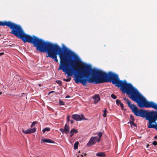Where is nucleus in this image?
<instances>
[{"label":"nucleus","instance_id":"2f4dec72","mask_svg":"<svg viewBox=\"0 0 157 157\" xmlns=\"http://www.w3.org/2000/svg\"><path fill=\"white\" fill-rule=\"evenodd\" d=\"M70 97L69 96V95H67V96L65 97V98H70Z\"/></svg>","mask_w":157,"mask_h":157},{"label":"nucleus","instance_id":"f704fd0d","mask_svg":"<svg viewBox=\"0 0 157 157\" xmlns=\"http://www.w3.org/2000/svg\"><path fill=\"white\" fill-rule=\"evenodd\" d=\"M149 146V145L147 144V147H148V146Z\"/></svg>","mask_w":157,"mask_h":157},{"label":"nucleus","instance_id":"f03ea898","mask_svg":"<svg viewBox=\"0 0 157 157\" xmlns=\"http://www.w3.org/2000/svg\"><path fill=\"white\" fill-rule=\"evenodd\" d=\"M96 73L100 78L98 82H97L98 83L105 82H112L117 87H120L122 92L127 94L131 99L136 102L140 107H151L157 110V104L152 101H147L132 84L127 83L125 80L123 81L120 80L118 75L111 72L107 73L99 71H97Z\"/></svg>","mask_w":157,"mask_h":157},{"label":"nucleus","instance_id":"4be33fe9","mask_svg":"<svg viewBox=\"0 0 157 157\" xmlns=\"http://www.w3.org/2000/svg\"><path fill=\"white\" fill-rule=\"evenodd\" d=\"M56 82L59 86H61V85H62V81H60V80H57V81H56Z\"/></svg>","mask_w":157,"mask_h":157},{"label":"nucleus","instance_id":"aec40b11","mask_svg":"<svg viewBox=\"0 0 157 157\" xmlns=\"http://www.w3.org/2000/svg\"><path fill=\"white\" fill-rule=\"evenodd\" d=\"M153 123H155V124H153V128H155L156 130H157V123L156 122H154Z\"/></svg>","mask_w":157,"mask_h":157},{"label":"nucleus","instance_id":"c9c22d12","mask_svg":"<svg viewBox=\"0 0 157 157\" xmlns=\"http://www.w3.org/2000/svg\"><path fill=\"white\" fill-rule=\"evenodd\" d=\"M2 94V92H0V95H1Z\"/></svg>","mask_w":157,"mask_h":157},{"label":"nucleus","instance_id":"393cba45","mask_svg":"<svg viewBox=\"0 0 157 157\" xmlns=\"http://www.w3.org/2000/svg\"><path fill=\"white\" fill-rule=\"evenodd\" d=\"M152 144L154 146L157 145V142L156 141H154L152 142Z\"/></svg>","mask_w":157,"mask_h":157},{"label":"nucleus","instance_id":"2eb2a0df","mask_svg":"<svg viewBox=\"0 0 157 157\" xmlns=\"http://www.w3.org/2000/svg\"><path fill=\"white\" fill-rule=\"evenodd\" d=\"M50 130V129L49 127H46L42 130L43 133H44L46 131H49Z\"/></svg>","mask_w":157,"mask_h":157},{"label":"nucleus","instance_id":"cd10ccee","mask_svg":"<svg viewBox=\"0 0 157 157\" xmlns=\"http://www.w3.org/2000/svg\"><path fill=\"white\" fill-rule=\"evenodd\" d=\"M4 52H1V53H0V56L3 55H4Z\"/></svg>","mask_w":157,"mask_h":157},{"label":"nucleus","instance_id":"72a5a7b5","mask_svg":"<svg viewBox=\"0 0 157 157\" xmlns=\"http://www.w3.org/2000/svg\"><path fill=\"white\" fill-rule=\"evenodd\" d=\"M54 91H52L51 92H50L49 93H52V92H53Z\"/></svg>","mask_w":157,"mask_h":157},{"label":"nucleus","instance_id":"c85d7f7f","mask_svg":"<svg viewBox=\"0 0 157 157\" xmlns=\"http://www.w3.org/2000/svg\"><path fill=\"white\" fill-rule=\"evenodd\" d=\"M71 121V124H73V123H74V121H73V120H71V121Z\"/></svg>","mask_w":157,"mask_h":157},{"label":"nucleus","instance_id":"5701e85b","mask_svg":"<svg viewBox=\"0 0 157 157\" xmlns=\"http://www.w3.org/2000/svg\"><path fill=\"white\" fill-rule=\"evenodd\" d=\"M111 97L113 99H116L117 98L116 95L113 94H111Z\"/></svg>","mask_w":157,"mask_h":157},{"label":"nucleus","instance_id":"bb28decb","mask_svg":"<svg viewBox=\"0 0 157 157\" xmlns=\"http://www.w3.org/2000/svg\"><path fill=\"white\" fill-rule=\"evenodd\" d=\"M130 119H131L132 120V121H134V120L133 117L132 115H130Z\"/></svg>","mask_w":157,"mask_h":157},{"label":"nucleus","instance_id":"a211bd4d","mask_svg":"<svg viewBox=\"0 0 157 157\" xmlns=\"http://www.w3.org/2000/svg\"><path fill=\"white\" fill-rule=\"evenodd\" d=\"M107 110L106 109H105L103 111V117H105L106 116V113Z\"/></svg>","mask_w":157,"mask_h":157},{"label":"nucleus","instance_id":"c756f323","mask_svg":"<svg viewBox=\"0 0 157 157\" xmlns=\"http://www.w3.org/2000/svg\"><path fill=\"white\" fill-rule=\"evenodd\" d=\"M71 134V135H70V136L71 137H72V136L73 135H74V133H70Z\"/></svg>","mask_w":157,"mask_h":157},{"label":"nucleus","instance_id":"ddd939ff","mask_svg":"<svg viewBox=\"0 0 157 157\" xmlns=\"http://www.w3.org/2000/svg\"><path fill=\"white\" fill-rule=\"evenodd\" d=\"M102 134L101 132H100L98 133V136L99 137V138L98 139V140L97 141V142H99L100 141V138L102 136Z\"/></svg>","mask_w":157,"mask_h":157},{"label":"nucleus","instance_id":"423d86ee","mask_svg":"<svg viewBox=\"0 0 157 157\" xmlns=\"http://www.w3.org/2000/svg\"><path fill=\"white\" fill-rule=\"evenodd\" d=\"M98 140V137L94 136L92 137L90 139L89 141L87 144V146L88 147H90L91 146L94 144Z\"/></svg>","mask_w":157,"mask_h":157},{"label":"nucleus","instance_id":"4468645a","mask_svg":"<svg viewBox=\"0 0 157 157\" xmlns=\"http://www.w3.org/2000/svg\"><path fill=\"white\" fill-rule=\"evenodd\" d=\"M78 132V131L77 130L74 129V128H72L70 131V133H77Z\"/></svg>","mask_w":157,"mask_h":157},{"label":"nucleus","instance_id":"dca6fc26","mask_svg":"<svg viewBox=\"0 0 157 157\" xmlns=\"http://www.w3.org/2000/svg\"><path fill=\"white\" fill-rule=\"evenodd\" d=\"M79 144L78 142L77 141L74 144V149H76L78 148V146Z\"/></svg>","mask_w":157,"mask_h":157},{"label":"nucleus","instance_id":"f257e3e1","mask_svg":"<svg viewBox=\"0 0 157 157\" xmlns=\"http://www.w3.org/2000/svg\"><path fill=\"white\" fill-rule=\"evenodd\" d=\"M11 29L10 33L20 38L25 43L28 42L33 44L36 47V50L43 52H47L46 57H50L58 62L57 55L60 59V64L58 70H61L67 75V76L74 75V80L77 84L82 83L84 86L86 85V82L98 84L99 76L96 73L97 71L100 70H92L90 66L84 65L81 67L78 65L81 60L78 56L70 49L65 48L63 53V49L58 44L45 41L38 37L26 34L21 26L14 23Z\"/></svg>","mask_w":157,"mask_h":157},{"label":"nucleus","instance_id":"39448f33","mask_svg":"<svg viewBox=\"0 0 157 157\" xmlns=\"http://www.w3.org/2000/svg\"><path fill=\"white\" fill-rule=\"evenodd\" d=\"M14 23L11 21H0V26H6L11 29Z\"/></svg>","mask_w":157,"mask_h":157},{"label":"nucleus","instance_id":"f3484780","mask_svg":"<svg viewBox=\"0 0 157 157\" xmlns=\"http://www.w3.org/2000/svg\"><path fill=\"white\" fill-rule=\"evenodd\" d=\"M134 121H130L129 123L130 124L131 126H134L136 127V124L134 122Z\"/></svg>","mask_w":157,"mask_h":157},{"label":"nucleus","instance_id":"473e14b6","mask_svg":"<svg viewBox=\"0 0 157 157\" xmlns=\"http://www.w3.org/2000/svg\"><path fill=\"white\" fill-rule=\"evenodd\" d=\"M38 85H39V86H41V84H39Z\"/></svg>","mask_w":157,"mask_h":157},{"label":"nucleus","instance_id":"b1692460","mask_svg":"<svg viewBox=\"0 0 157 157\" xmlns=\"http://www.w3.org/2000/svg\"><path fill=\"white\" fill-rule=\"evenodd\" d=\"M70 116L69 115H68L67 116V123H68L70 121Z\"/></svg>","mask_w":157,"mask_h":157},{"label":"nucleus","instance_id":"a878e982","mask_svg":"<svg viewBox=\"0 0 157 157\" xmlns=\"http://www.w3.org/2000/svg\"><path fill=\"white\" fill-rule=\"evenodd\" d=\"M37 123V122H36V121H35V122H33L32 124V125H31V128L33 127V126L35 124H36Z\"/></svg>","mask_w":157,"mask_h":157},{"label":"nucleus","instance_id":"f8f14e48","mask_svg":"<svg viewBox=\"0 0 157 157\" xmlns=\"http://www.w3.org/2000/svg\"><path fill=\"white\" fill-rule=\"evenodd\" d=\"M116 104L118 105H120L122 109L124 108V105L121 102L120 100L119 99H117L116 100Z\"/></svg>","mask_w":157,"mask_h":157},{"label":"nucleus","instance_id":"1a4fd4ad","mask_svg":"<svg viewBox=\"0 0 157 157\" xmlns=\"http://www.w3.org/2000/svg\"><path fill=\"white\" fill-rule=\"evenodd\" d=\"M93 99L94 100V102L95 104H96L100 100V98L98 95H94L93 97Z\"/></svg>","mask_w":157,"mask_h":157},{"label":"nucleus","instance_id":"7ed1b4c3","mask_svg":"<svg viewBox=\"0 0 157 157\" xmlns=\"http://www.w3.org/2000/svg\"><path fill=\"white\" fill-rule=\"evenodd\" d=\"M127 103L133 113L136 116L140 117H145L146 119L148 121V128H152V123L155 122L157 120V112L152 111L148 112L147 110L142 109H138L136 106L132 104L131 101L126 98L123 99Z\"/></svg>","mask_w":157,"mask_h":157},{"label":"nucleus","instance_id":"4c0bfd02","mask_svg":"<svg viewBox=\"0 0 157 157\" xmlns=\"http://www.w3.org/2000/svg\"><path fill=\"white\" fill-rule=\"evenodd\" d=\"M86 155V154H85V155Z\"/></svg>","mask_w":157,"mask_h":157},{"label":"nucleus","instance_id":"e433bc0d","mask_svg":"<svg viewBox=\"0 0 157 157\" xmlns=\"http://www.w3.org/2000/svg\"><path fill=\"white\" fill-rule=\"evenodd\" d=\"M34 157H39V156H35Z\"/></svg>","mask_w":157,"mask_h":157},{"label":"nucleus","instance_id":"6ab92c4d","mask_svg":"<svg viewBox=\"0 0 157 157\" xmlns=\"http://www.w3.org/2000/svg\"><path fill=\"white\" fill-rule=\"evenodd\" d=\"M59 104L60 105H63L65 104H64V102L63 101H62L61 100L59 99Z\"/></svg>","mask_w":157,"mask_h":157},{"label":"nucleus","instance_id":"9b49d317","mask_svg":"<svg viewBox=\"0 0 157 157\" xmlns=\"http://www.w3.org/2000/svg\"><path fill=\"white\" fill-rule=\"evenodd\" d=\"M97 156L101 157H105V155L104 152H99L96 154Z\"/></svg>","mask_w":157,"mask_h":157},{"label":"nucleus","instance_id":"20e7f679","mask_svg":"<svg viewBox=\"0 0 157 157\" xmlns=\"http://www.w3.org/2000/svg\"><path fill=\"white\" fill-rule=\"evenodd\" d=\"M72 119L76 121H80L83 120H87L83 114H81V116L77 114H74L71 116Z\"/></svg>","mask_w":157,"mask_h":157},{"label":"nucleus","instance_id":"0eeeda50","mask_svg":"<svg viewBox=\"0 0 157 157\" xmlns=\"http://www.w3.org/2000/svg\"><path fill=\"white\" fill-rule=\"evenodd\" d=\"M59 130L63 133H64L67 134L69 132V126L67 124H66L64 127V128H61L59 129Z\"/></svg>","mask_w":157,"mask_h":157},{"label":"nucleus","instance_id":"6e6552de","mask_svg":"<svg viewBox=\"0 0 157 157\" xmlns=\"http://www.w3.org/2000/svg\"><path fill=\"white\" fill-rule=\"evenodd\" d=\"M36 131V128H29L25 131L22 128V132L25 134H27L35 132Z\"/></svg>","mask_w":157,"mask_h":157},{"label":"nucleus","instance_id":"58836bf2","mask_svg":"<svg viewBox=\"0 0 157 157\" xmlns=\"http://www.w3.org/2000/svg\"><path fill=\"white\" fill-rule=\"evenodd\" d=\"M1 36V34H0V36Z\"/></svg>","mask_w":157,"mask_h":157},{"label":"nucleus","instance_id":"412c9836","mask_svg":"<svg viewBox=\"0 0 157 157\" xmlns=\"http://www.w3.org/2000/svg\"><path fill=\"white\" fill-rule=\"evenodd\" d=\"M71 77H69V78L68 77V78L67 79H63V80L64 81L67 82H69L71 80Z\"/></svg>","mask_w":157,"mask_h":157},{"label":"nucleus","instance_id":"9d476101","mask_svg":"<svg viewBox=\"0 0 157 157\" xmlns=\"http://www.w3.org/2000/svg\"><path fill=\"white\" fill-rule=\"evenodd\" d=\"M42 141L44 143L55 144V142L50 139H43Z\"/></svg>","mask_w":157,"mask_h":157},{"label":"nucleus","instance_id":"7c9ffc66","mask_svg":"<svg viewBox=\"0 0 157 157\" xmlns=\"http://www.w3.org/2000/svg\"><path fill=\"white\" fill-rule=\"evenodd\" d=\"M154 139H157V135L155 136L154 137Z\"/></svg>","mask_w":157,"mask_h":157}]
</instances>
